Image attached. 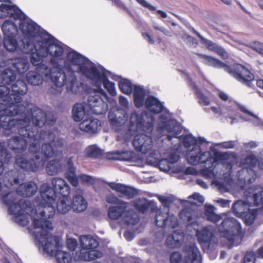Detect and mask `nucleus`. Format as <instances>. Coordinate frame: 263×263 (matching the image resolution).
<instances>
[{"label":"nucleus","instance_id":"29","mask_svg":"<svg viewBox=\"0 0 263 263\" xmlns=\"http://www.w3.org/2000/svg\"><path fill=\"white\" fill-rule=\"evenodd\" d=\"M85 103H76L72 108V115L74 121L80 122L82 120L86 114Z\"/></svg>","mask_w":263,"mask_h":263},{"label":"nucleus","instance_id":"32","mask_svg":"<svg viewBox=\"0 0 263 263\" xmlns=\"http://www.w3.org/2000/svg\"><path fill=\"white\" fill-rule=\"evenodd\" d=\"M202 154L201 153L200 148L198 149V152L194 154V150L192 149L189 153L187 157V161L189 163L192 165H196L199 163L208 164L209 160H212V157H209L205 161L201 160V156Z\"/></svg>","mask_w":263,"mask_h":263},{"label":"nucleus","instance_id":"3","mask_svg":"<svg viewBox=\"0 0 263 263\" xmlns=\"http://www.w3.org/2000/svg\"><path fill=\"white\" fill-rule=\"evenodd\" d=\"M91 74H89V78L93 84L97 87L94 90L93 95H89L87 99V105L92 112L95 115H102L107 110V105L101 98V96L106 97L105 91L101 88L103 83L104 88L111 96H115L117 94L115 85L114 82H110L105 72H101L97 67H93L90 69Z\"/></svg>","mask_w":263,"mask_h":263},{"label":"nucleus","instance_id":"21","mask_svg":"<svg viewBox=\"0 0 263 263\" xmlns=\"http://www.w3.org/2000/svg\"><path fill=\"white\" fill-rule=\"evenodd\" d=\"M183 239V233L174 231L171 235L167 236L165 245L167 247L172 249L178 248L181 245Z\"/></svg>","mask_w":263,"mask_h":263},{"label":"nucleus","instance_id":"4","mask_svg":"<svg viewBox=\"0 0 263 263\" xmlns=\"http://www.w3.org/2000/svg\"><path fill=\"white\" fill-rule=\"evenodd\" d=\"M199 58L202 59V63L209 66L215 68H223L224 70L241 83L248 87L252 88V82L254 80V76L250 70L245 66L236 63L232 66L221 61L219 59L210 55L200 53H194Z\"/></svg>","mask_w":263,"mask_h":263},{"label":"nucleus","instance_id":"63","mask_svg":"<svg viewBox=\"0 0 263 263\" xmlns=\"http://www.w3.org/2000/svg\"><path fill=\"white\" fill-rule=\"evenodd\" d=\"M142 36L145 40H147L149 44H154L155 43L154 40L152 37L149 33L147 32H143L142 33Z\"/></svg>","mask_w":263,"mask_h":263},{"label":"nucleus","instance_id":"30","mask_svg":"<svg viewBox=\"0 0 263 263\" xmlns=\"http://www.w3.org/2000/svg\"><path fill=\"white\" fill-rule=\"evenodd\" d=\"M2 30L4 33V37L15 36L17 34V28L15 24L6 21L2 26Z\"/></svg>","mask_w":263,"mask_h":263},{"label":"nucleus","instance_id":"13","mask_svg":"<svg viewBox=\"0 0 263 263\" xmlns=\"http://www.w3.org/2000/svg\"><path fill=\"white\" fill-rule=\"evenodd\" d=\"M67 60L72 64L78 66V69L87 79L89 78V74L91 75L90 69L93 67H96L95 66H92L90 67L85 65L87 59L76 52L72 51L68 52L67 54Z\"/></svg>","mask_w":263,"mask_h":263},{"label":"nucleus","instance_id":"26","mask_svg":"<svg viewBox=\"0 0 263 263\" xmlns=\"http://www.w3.org/2000/svg\"><path fill=\"white\" fill-rule=\"evenodd\" d=\"M87 207V202L82 195L76 194L73 197V202L71 208L74 211L82 212L84 211Z\"/></svg>","mask_w":263,"mask_h":263},{"label":"nucleus","instance_id":"53","mask_svg":"<svg viewBox=\"0 0 263 263\" xmlns=\"http://www.w3.org/2000/svg\"><path fill=\"white\" fill-rule=\"evenodd\" d=\"M255 255L253 252H247L243 257V263H254Z\"/></svg>","mask_w":263,"mask_h":263},{"label":"nucleus","instance_id":"41","mask_svg":"<svg viewBox=\"0 0 263 263\" xmlns=\"http://www.w3.org/2000/svg\"><path fill=\"white\" fill-rule=\"evenodd\" d=\"M257 215V210L248 209L245 214L241 217L244 220L245 223L248 226L252 225Z\"/></svg>","mask_w":263,"mask_h":263},{"label":"nucleus","instance_id":"14","mask_svg":"<svg viewBox=\"0 0 263 263\" xmlns=\"http://www.w3.org/2000/svg\"><path fill=\"white\" fill-rule=\"evenodd\" d=\"M107 184L112 190L118 193L120 197L131 199L139 195L137 189L124 184L110 182H108Z\"/></svg>","mask_w":263,"mask_h":263},{"label":"nucleus","instance_id":"22","mask_svg":"<svg viewBox=\"0 0 263 263\" xmlns=\"http://www.w3.org/2000/svg\"><path fill=\"white\" fill-rule=\"evenodd\" d=\"M11 64L15 72L18 74H23L28 69L29 64L26 58H15L11 59Z\"/></svg>","mask_w":263,"mask_h":263},{"label":"nucleus","instance_id":"17","mask_svg":"<svg viewBox=\"0 0 263 263\" xmlns=\"http://www.w3.org/2000/svg\"><path fill=\"white\" fill-rule=\"evenodd\" d=\"M160 131L166 130L170 135H167L166 139L171 141L172 138H180L177 137L182 132L181 127L178 124L176 121L168 120L163 122L162 125H159Z\"/></svg>","mask_w":263,"mask_h":263},{"label":"nucleus","instance_id":"24","mask_svg":"<svg viewBox=\"0 0 263 263\" xmlns=\"http://www.w3.org/2000/svg\"><path fill=\"white\" fill-rule=\"evenodd\" d=\"M187 254V258L192 263H201V256L200 252L195 244L187 246L185 249Z\"/></svg>","mask_w":263,"mask_h":263},{"label":"nucleus","instance_id":"54","mask_svg":"<svg viewBox=\"0 0 263 263\" xmlns=\"http://www.w3.org/2000/svg\"><path fill=\"white\" fill-rule=\"evenodd\" d=\"M182 260V255L179 252H174L170 255L171 263H180Z\"/></svg>","mask_w":263,"mask_h":263},{"label":"nucleus","instance_id":"38","mask_svg":"<svg viewBox=\"0 0 263 263\" xmlns=\"http://www.w3.org/2000/svg\"><path fill=\"white\" fill-rule=\"evenodd\" d=\"M204 215L208 221L213 223H217L222 218L220 215L216 214L214 212V207L213 205H210L206 208Z\"/></svg>","mask_w":263,"mask_h":263},{"label":"nucleus","instance_id":"50","mask_svg":"<svg viewBox=\"0 0 263 263\" xmlns=\"http://www.w3.org/2000/svg\"><path fill=\"white\" fill-rule=\"evenodd\" d=\"M158 164L160 170L164 172H167L171 168V163L167 159H160Z\"/></svg>","mask_w":263,"mask_h":263},{"label":"nucleus","instance_id":"5","mask_svg":"<svg viewBox=\"0 0 263 263\" xmlns=\"http://www.w3.org/2000/svg\"><path fill=\"white\" fill-rule=\"evenodd\" d=\"M41 41H37L34 50L30 54V62L33 65H37L43 62V58L50 55L51 58L50 62L52 67L58 66L59 62L62 59L64 52L63 48L54 44L51 35L48 33Z\"/></svg>","mask_w":263,"mask_h":263},{"label":"nucleus","instance_id":"31","mask_svg":"<svg viewBox=\"0 0 263 263\" xmlns=\"http://www.w3.org/2000/svg\"><path fill=\"white\" fill-rule=\"evenodd\" d=\"M151 209L153 212L156 211L155 216V223L156 226L161 228H164L167 227V220L168 213L162 212L161 211L158 210L157 207H153Z\"/></svg>","mask_w":263,"mask_h":263},{"label":"nucleus","instance_id":"64","mask_svg":"<svg viewBox=\"0 0 263 263\" xmlns=\"http://www.w3.org/2000/svg\"><path fill=\"white\" fill-rule=\"evenodd\" d=\"M222 146L225 148H233L235 147L234 141H229L222 143Z\"/></svg>","mask_w":263,"mask_h":263},{"label":"nucleus","instance_id":"51","mask_svg":"<svg viewBox=\"0 0 263 263\" xmlns=\"http://www.w3.org/2000/svg\"><path fill=\"white\" fill-rule=\"evenodd\" d=\"M250 48L263 57V43L260 42H253L251 44Z\"/></svg>","mask_w":263,"mask_h":263},{"label":"nucleus","instance_id":"9","mask_svg":"<svg viewBox=\"0 0 263 263\" xmlns=\"http://www.w3.org/2000/svg\"><path fill=\"white\" fill-rule=\"evenodd\" d=\"M129 203L121 201L119 205L108 208L107 215L112 220H117L123 216V221L127 226H135L139 222V218L132 209H127Z\"/></svg>","mask_w":263,"mask_h":263},{"label":"nucleus","instance_id":"33","mask_svg":"<svg viewBox=\"0 0 263 263\" xmlns=\"http://www.w3.org/2000/svg\"><path fill=\"white\" fill-rule=\"evenodd\" d=\"M258 163V160L253 155H250L246 157L240 162V166L242 168L247 170V172L251 171L254 172V168L257 163Z\"/></svg>","mask_w":263,"mask_h":263},{"label":"nucleus","instance_id":"48","mask_svg":"<svg viewBox=\"0 0 263 263\" xmlns=\"http://www.w3.org/2000/svg\"><path fill=\"white\" fill-rule=\"evenodd\" d=\"M12 156L5 147L4 143L0 142V160L4 162H9L11 159Z\"/></svg>","mask_w":263,"mask_h":263},{"label":"nucleus","instance_id":"19","mask_svg":"<svg viewBox=\"0 0 263 263\" xmlns=\"http://www.w3.org/2000/svg\"><path fill=\"white\" fill-rule=\"evenodd\" d=\"M101 122L97 119H85L79 124L81 130L89 134H95L100 129Z\"/></svg>","mask_w":263,"mask_h":263},{"label":"nucleus","instance_id":"16","mask_svg":"<svg viewBox=\"0 0 263 263\" xmlns=\"http://www.w3.org/2000/svg\"><path fill=\"white\" fill-rule=\"evenodd\" d=\"M196 235L203 248L204 246L209 248L213 243H216L217 241L213 230L208 227L203 228L200 231L197 230Z\"/></svg>","mask_w":263,"mask_h":263},{"label":"nucleus","instance_id":"6","mask_svg":"<svg viewBox=\"0 0 263 263\" xmlns=\"http://www.w3.org/2000/svg\"><path fill=\"white\" fill-rule=\"evenodd\" d=\"M38 247L42 248L47 254L54 256L58 263H70L72 260L69 253L61 251L60 239L57 236H53L46 230H41L33 234Z\"/></svg>","mask_w":263,"mask_h":263},{"label":"nucleus","instance_id":"57","mask_svg":"<svg viewBox=\"0 0 263 263\" xmlns=\"http://www.w3.org/2000/svg\"><path fill=\"white\" fill-rule=\"evenodd\" d=\"M9 5L2 4L0 5V18L7 17L9 11Z\"/></svg>","mask_w":263,"mask_h":263},{"label":"nucleus","instance_id":"55","mask_svg":"<svg viewBox=\"0 0 263 263\" xmlns=\"http://www.w3.org/2000/svg\"><path fill=\"white\" fill-rule=\"evenodd\" d=\"M106 202L110 204H120L122 200H120L115 194H111L106 197Z\"/></svg>","mask_w":263,"mask_h":263},{"label":"nucleus","instance_id":"52","mask_svg":"<svg viewBox=\"0 0 263 263\" xmlns=\"http://www.w3.org/2000/svg\"><path fill=\"white\" fill-rule=\"evenodd\" d=\"M178 225V219L176 217L173 215H168L167 220V227L175 229Z\"/></svg>","mask_w":263,"mask_h":263},{"label":"nucleus","instance_id":"8","mask_svg":"<svg viewBox=\"0 0 263 263\" xmlns=\"http://www.w3.org/2000/svg\"><path fill=\"white\" fill-rule=\"evenodd\" d=\"M19 28L24 35L20 43V50L24 53L31 54L34 50L37 42L34 43L33 40L39 36L41 37L42 39L43 38L40 27L31 20H22Z\"/></svg>","mask_w":263,"mask_h":263},{"label":"nucleus","instance_id":"27","mask_svg":"<svg viewBox=\"0 0 263 263\" xmlns=\"http://www.w3.org/2000/svg\"><path fill=\"white\" fill-rule=\"evenodd\" d=\"M145 97V90L141 87L135 85L134 88V101L135 105L137 108L142 107L144 101V98Z\"/></svg>","mask_w":263,"mask_h":263},{"label":"nucleus","instance_id":"60","mask_svg":"<svg viewBox=\"0 0 263 263\" xmlns=\"http://www.w3.org/2000/svg\"><path fill=\"white\" fill-rule=\"evenodd\" d=\"M67 243L68 248L72 251L75 250L77 246V241L75 239H69L67 241Z\"/></svg>","mask_w":263,"mask_h":263},{"label":"nucleus","instance_id":"20","mask_svg":"<svg viewBox=\"0 0 263 263\" xmlns=\"http://www.w3.org/2000/svg\"><path fill=\"white\" fill-rule=\"evenodd\" d=\"M145 108L154 114H159L162 112L164 106L160 100L153 96H149L145 100Z\"/></svg>","mask_w":263,"mask_h":263},{"label":"nucleus","instance_id":"18","mask_svg":"<svg viewBox=\"0 0 263 263\" xmlns=\"http://www.w3.org/2000/svg\"><path fill=\"white\" fill-rule=\"evenodd\" d=\"M38 190L36 184L33 181L22 183L16 189V194L24 197H31L34 195Z\"/></svg>","mask_w":263,"mask_h":263},{"label":"nucleus","instance_id":"40","mask_svg":"<svg viewBox=\"0 0 263 263\" xmlns=\"http://www.w3.org/2000/svg\"><path fill=\"white\" fill-rule=\"evenodd\" d=\"M81 245L82 249L85 250L88 249H96L99 245L98 242L94 238L85 236L83 239L81 241Z\"/></svg>","mask_w":263,"mask_h":263},{"label":"nucleus","instance_id":"45","mask_svg":"<svg viewBox=\"0 0 263 263\" xmlns=\"http://www.w3.org/2000/svg\"><path fill=\"white\" fill-rule=\"evenodd\" d=\"M102 155L101 150L96 146L91 145L86 149V155L88 157L98 158L100 157Z\"/></svg>","mask_w":263,"mask_h":263},{"label":"nucleus","instance_id":"39","mask_svg":"<svg viewBox=\"0 0 263 263\" xmlns=\"http://www.w3.org/2000/svg\"><path fill=\"white\" fill-rule=\"evenodd\" d=\"M114 159L125 161H132L134 153L132 151H116L114 153Z\"/></svg>","mask_w":263,"mask_h":263},{"label":"nucleus","instance_id":"43","mask_svg":"<svg viewBox=\"0 0 263 263\" xmlns=\"http://www.w3.org/2000/svg\"><path fill=\"white\" fill-rule=\"evenodd\" d=\"M119 87L120 90L126 95H130L133 92V85L130 81L123 79L119 82Z\"/></svg>","mask_w":263,"mask_h":263},{"label":"nucleus","instance_id":"7","mask_svg":"<svg viewBox=\"0 0 263 263\" xmlns=\"http://www.w3.org/2000/svg\"><path fill=\"white\" fill-rule=\"evenodd\" d=\"M2 200L8 206L10 214L14 216L15 221L20 225L26 226L28 224V219L25 213L29 214L34 210L30 201L21 199L17 201V195L14 192H10L2 196Z\"/></svg>","mask_w":263,"mask_h":263},{"label":"nucleus","instance_id":"25","mask_svg":"<svg viewBox=\"0 0 263 263\" xmlns=\"http://www.w3.org/2000/svg\"><path fill=\"white\" fill-rule=\"evenodd\" d=\"M250 206L251 205L249 201H243L239 200L233 203L232 209L236 216L241 218Z\"/></svg>","mask_w":263,"mask_h":263},{"label":"nucleus","instance_id":"58","mask_svg":"<svg viewBox=\"0 0 263 263\" xmlns=\"http://www.w3.org/2000/svg\"><path fill=\"white\" fill-rule=\"evenodd\" d=\"M81 181L83 183H87L90 184H93L95 180L93 178L86 174L81 175L79 177Z\"/></svg>","mask_w":263,"mask_h":263},{"label":"nucleus","instance_id":"61","mask_svg":"<svg viewBox=\"0 0 263 263\" xmlns=\"http://www.w3.org/2000/svg\"><path fill=\"white\" fill-rule=\"evenodd\" d=\"M190 199H193L200 203L204 202L203 197L198 193H195L189 197Z\"/></svg>","mask_w":263,"mask_h":263},{"label":"nucleus","instance_id":"46","mask_svg":"<svg viewBox=\"0 0 263 263\" xmlns=\"http://www.w3.org/2000/svg\"><path fill=\"white\" fill-rule=\"evenodd\" d=\"M252 202L251 203V206L253 204L254 206H258L263 204V189L260 187V190L258 193H255L253 194L251 198Z\"/></svg>","mask_w":263,"mask_h":263},{"label":"nucleus","instance_id":"12","mask_svg":"<svg viewBox=\"0 0 263 263\" xmlns=\"http://www.w3.org/2000/svg\"><path fill=\"white\" fill-rule=\"evenodd\" d=\"M16 74L11 68H6L0 73V99L7 97L10 92L9 86L15 80Z\"/></svg>","mask_w":263,"mask_h":263},{"label":"nucleus","instance_id":"59","mask_svg":"<svg viewBox=\"0 0 263 263\" xmlns=\"http://www.w3.org/2000/svg\"><path fill=\"white\" fill-rule=\"evenodd\" d=\"M139 4L143 7L147 8L151 11H155L156 10V7L152 6L145 0H136Z\"/></svg>","mask_w":263,"mask_h":263},{"label":"nucleus","instance_id":"36","mask_svg":"<svg viewBox=\"0 0 263 263\" xmlns=\"http://www.w3.org/2000/svg\"><path fill=\"white\" fill-rule=\"evenodd\" d=\"M190 30L198 36L202 43L204 44L207 49L210 51L215 52L219 45L212 41L209 40L202 36L198 32H197L193 27H190Z\"/></svg>","mask_w":263,"mask_h":263},{"label":"nucleus","instance_id":"47","mask_svg":"<svg viewBox=\"0 0 263 263\" xmlns=\"http://www.w3.org/2000/svg\"><path fill=\"white\" fill-rule=\"evenodd\" d=\"M151 204V201L145 200L144 202H135L134 203V207L139 212L144 214L149 210Z\"/></svg>","mask_w":263,"mask_h":263},{"label":"nucleus","instance_id":"15","mask_svg":"<svg viewBox=\"0 0 263 263\" xmlns=\"http://www.w3.org/2000/svg\"><path fill=\"white\" fill-rule=\"evenodd\" d=\"M153 143L151 136L144 134H138L136 135L133 144L136 151L146 154L152 150Z\"/></svg>","mask_w":263,"mask_h":263},{"label":"nucleus","instance_id":"37","mask_svg":"<svg viewBox=\"0 0 263 263\" xmlns=\"http://www.w3.org/2000/svg\"><path fill=\"white\" fill-rule=\"evenodd\" d=\"M180 218L183 221H185L187 224V226L193 227L198 226V222L194 220L193 212L190 210L183 209L180 212Z\"/></svg>","mask_w":263,"mask_h":263},{"label":"nucleus","instance_id":"11","mask_svg":"<svg viewBox=\"0 0 263 263\" xmlns=\"http://www.w3.org/2000/svg\"><path fill=\"white\" fill-rule=\"evenodd\" d=\"M231 156V154L228 152H216L214 154V157L212 160H209V164H211L208 167L202 169L201 174L206 178L210 179L215 177L214 169L215 164L221 163L223 166H226V168H231L232 164L228 162Z\"/></svg>","mask_w":263,"mask_h":263},{"label":"nucleus","instance_id":"35","mask_svg":"<svg viewBox=\"0 0 263 263\" xmlns=\"http://www.w3.org/2000/svg\"><path fill=\"white\" fill-rule=\"evenodd\" d=\"M8 16L15 20H26V15L16 5H9Z\"/></svg>","mask_w":263,"mask_h":263},{"label":"nucleus","instance_id":"10","mask_svg":"<svg viewBox=\"0 0 263 263\" xmlns=\"http://www.w3.org/2000/svg\"><path fill=\"white\" fill-rule=\"evenodd\" d=\"M218 229L221 236L229 241L233 240L234 236L239 235L242 232L240 223L232 217L225 218L218 226Z\"/></svg>","mask_w":263,"mask_h":263},{"label":"nucleus","instance_id":"28","mask_svg":"<svg viewBox=\"0 0 263 263\" xmlns=\"http://www.w3.org/2000/svg\"><path fill=\"white\" fill-rule=\"evenodd\" d=\"M102 253L96 249L85 250L81 249L80 254L81 259L84 261H91L102 256Z\"/></svg>","mask_w":263,"mask_h":263},{"label":"nucleus","instance_id":"1","mask_svg":"<svg viewBox=\"0 0 263 263\" xmlns=\"http://www.w3.org/2000/svg\"><path fill=\"white\" fill-rule=\"evenodd\" d=\"M52 188L48 183L42 184L40 187V200L38 210L40 211L39 218L32 219V225L34 229L52 230V223L48 220L55 214V210L53 204L61 195L56 203L58 213L66 214L71 209V202L69 198L70 188L66 181L60 178H54L51 180Z\"/></svg>","mask_w":263,"mask_h":263},{"label":"nucleus","instance_id":"23","mask_svg":"<svg viewBox=\"0 0 263 263\" xmlns=\"http://www.w3.org/2000/svg\"><path fill=\"white\" fill-rule=\"evenodd\" d=\"M187 83L189 86L193 90L195 95L198 99V103L202 106L209 105L210 103L209 98L204 95V93L200 90L195 82H194L191 78H189Z\"/></svg>","mask_w":263,"mask_h":263},{"label":"nucleus","instance_id":"56","mask_svg":"<svg viewBox=\"0 0 263 263\" xmlns=\"http://www.w3.org/2000/svg\"><path fill=\"white\" fill-rule=\"evenodd\" d=\"M223 60H227L229 58V54L227 51L222 47L219 46L215 52Z\"/></svg>","mask_w":263,"mask_h":263},{"label":"nucleus","instance_id":"44","mask_svg":"<svg viewBox=\"0 0 263 263\" xmlns=\"http://www.w3.org/2000/svg\"><path fill=\"white\" fill-rule=\"evenodd\" d=\"M17 174L18 171L16 169L8 171L5 174V178L8 179L10 185L18 184L19 178Z\"/></svg>","mask_w":263,"mask_h":263},{"label":"nucleus","instance_id":"62","mask_svg":"<svg viewBox=\"0 0 263 263\" xmlns=\"http://www.w3.org/2000/svg\"><path fill=\"white\" fill-rule=\"evenodd\" d=\"M67 179L69 182L73 186H77L78 185L79 181L76 175L66 176Z\"/></svg>","mask_w":263,"mask_h":263},{"label":"nucleus","instance_id":"49","mask_svg":"<svg viewBox=\"0 0 263 263\" xmlns=\"http://www.w3.org/2000/svg\"><path fill=\"white\" fill-rule=\"evenodd\" d=\"M183 145L186 148H190L192 145H195L197 144V139L192 135H186L183 138Z\"/></svg>","mask_w":263,"mask_h":263},{"label":"nucleus","instance_id":"42","mask_svg":"<svg viewBox=\"0 0 263 263\" xmlns=\"http://www.w3.org/2000/svg\"><path fill=\"white\" fill-rule=\"evenodd\" d=\"M4 46L9 51H14L18 47V43L15 36L4 37Z\"/></svg>","mask_w":263,"mask_h":263},{"label":"nucleus","instance_id":"2","mask_svg":"<svg viewBox=\"0 0 263 263\" xmlns=\"http://www.w3.org/2000/svg\"><path fill=\"white\" fill-rule=\"evenodd\" d=\"M34 66H36L35 70L30 71L26 74V80L30 85L38 86L41 84L45 77L50 79L57 88L66 86L68 92L77 94L80 92V86L73 72L67 74L58 66L49 68L43 63Z\"/></svg>","mask_w":263,"mask_h":263},{"label":"nucleus","instance_id":"34","mask_svg":"<svg viewBox=\"0 0 263 263\" xmlns=\"http://www.w3.org/2000/svg\"><path fill=\"white\" fill-rule=\"evenodd\" d=\"M62 169V165L60 163V160L54 159L49 161L46 166V172L49 175H54L60 172Z\"/></svg>","mask_w":263,"mask_h":263}]
</instances>
